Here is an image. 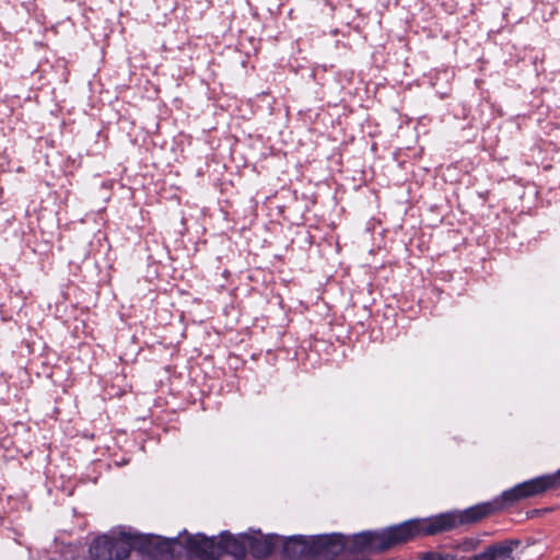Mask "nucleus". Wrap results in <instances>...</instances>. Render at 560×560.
Here are the masks:
<instances>
[{"mask_svg":"<svg viewBox=\"0 0 560 560\" xmlns=\"http://www.w3.org/2000/svg\"><path fill=\"white\" fill-rule=\"evenodd\" d=\"M247 539L248 534L245 533L234 536L229 532H222L219 540L214 536L196 534L186 539V553L201 560H218L223 552L243 559L248 549Z\"/></svg>","mask_w":560,"mask_h":560,"instance_id":"1","label":"nucleus"},{"mask_svg":"<svg viewBox=\"0 0 560 560\" xmlns=\"http://www.w3.org/2000/svg\"><path fill=\"white\" fill-rule=\"evenodd\" d=\"M504 510L500 497L491 501L482 502L460 512H446L431 517L423 518L428 536L451 530L458 525L477 523L480 520Z\"/></svg>","mask_w":560,"mask_h":560,"instance_id":"2","label":"nucleus"},{"mask_svg":"<svg viewBox=\"0 0 560 560\" xmlns=\"http://www.w3.org/2000/svg\"><path fill=\"white\" fill-rule=\"evenodd\" d=\"M370 551L382 552L416 537L428 536L423 518H412L381 530H370Z\"/></svg>","mask_w":560,"mask_h":560,"instance_id":"3","label":"nucleus"},{"mask_svg":"<svg viewBox=\"0 0 560 560\" xmlns=\"http://www.w3.org/2000/svg\"><path fill=\"white\" fill-rule=\"evenodd\" d=\"M127 527L113 528L96 537L89 548L90 560H122L128 558Z\"/></svg>","mask_w":560,"mask_h":560,"instance_id":"4","label":"nucleus"},{"mask_svg":"<svg viewBox=\"0 0 560 560\" xmlns=\"http://www.w3.org/2000/svg\"><path fill=\"white\" fill-rule=\"evenodd\" d=\"M560 486V469L551 475L539 476L514 487L504 490L499 497L504 509L512 506L514 503L542 494L548 489Z\"/></svg>","mask_w":560,"mask_h":560,"instance_id":"5","label":"nucleus"},{"mask_svg":"<svg viewBox=\"0 0 560 560\" xmlns=\"http://www.w3.org/2000/svg\"><path fill=\"white\" fill-rule=\"evenodd\" d=\"M348 537L342 534L311 536V558H330L347 549Z\"/></svg>","mask_w":560,"mask_h":560,"instance_id":"6","label":"nucleus"},{"mask_svg":"<svg viewBox=\"0 0 560 560\" xmlns=\"http://www.w3.org/2000/svg\"><path fill=\"white\" fill-rule=\"evenodd\" d=\"M191 535H189L190 537ZM188 536L182 537L180 534L176 537L164 538L161 536L155 537L154 551L150 550V558L154 560H174L183 557H190L186 553V539Z\"/></svg>","mask_w":560,"mask_h":560,"instance_id":"7","label":"nucleus"},{"mask_svg":"<svg viewBox=\"0 0 560 560\" xmlns=\"http://www.w3.org/2000/svg\"><path fill=\"white\" fill-rule=\"evenodd\" d=\"M279 546H281L282 558L287 560L311 558V536L293 535L287 538L281 536Z\"/></svg>","mask_w":560,"mask_h":560,"instance_id":"8","label":"nucleus"},{"mask_svg":"<svg viewBox=\"0 0 560 560\" xmlns=\"http://www.w3.org/2000/svg\"><path fill=\"white\" fill-rule=\"evenodd\" d=\"M520 545L518 539H505L488 546L483 551L469 557L467 560H509Z\"/></svg>","mask_w":560,"mask_h":560,"instance_id":"9","label":"nucleus"},{"mask_svg":"<svg viewBox=\"0 0 560 560\" xmlns=\"http://www.w3.org/2000/svg\"><path fill=\"white\" fill-rule=\"evenodd\" d=\"M280 540L281 536L276 534L267 536L261 534L258 536L248 535L247 547L253 557L262 559L269 557L275 551Z\"/></svg>","mask_w":560,"mask_h":560,"instance_id":"10","label":"nucleus"},{"mask_svg":"<svg viewBox=\"0 0 560 560\" xmlns=\"http://www.w3.org/2000/svg\"><path fill=\"white\" fill-rule=\"evenodd\" d=\"M155 535H143L131 527H127L128 556L131 550H136L141 555L150 557V550L154 551L155 548Z\"/></svg>","mask_w":560,"mask_h":560,"instance_id":"11","label":"nucleus"},{"mask_svg":"<svg viewBox=\"0 0 560 560\" xmlns=\"http://www.w3.org/2000/svg\"><path fill=\"white\" fill-rule=\"evenodd\" d=\"M370 530L361 532L348 537L347 549L351 553H364L370 551Z\"/></svg>","mask_w":560,"mask_h":560,"instance_id":"12","label":"nucleus"},{"mask_svg":"<svg viewBox=\"0 0 560 560\" xmlns=\"http://www.w3.org/2000/svg\"><path fill=\"white\" fill-rule=\"evenodd\" d=\"M455 557L450 553H440L435 551L424 552L420 556V560H454Z\"/></svg>","mask_w":560,"mask_h":560,"instance_id":"13","label":"nucleus"}]
</instances>
